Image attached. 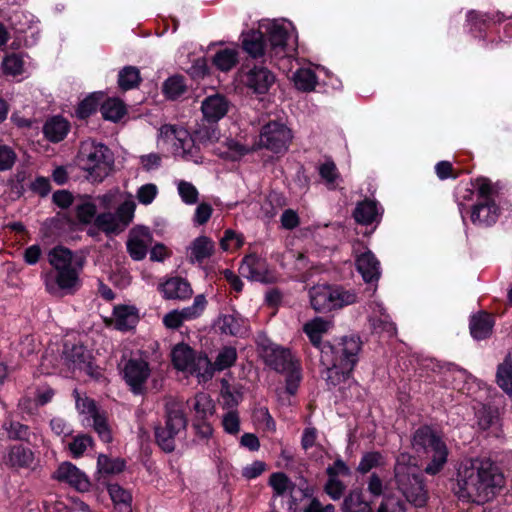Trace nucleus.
<instances>
[{
    "label": "nucleus",
    "mask_w": 512,
    "mask_h": 512,
    "mask_svg": "<svg viewBox=\"0 0 512 512\" xmlns=\"http://www.w3.org/2000/svg\"><path fill=\"white\" fill-rule=\"evenodd\" d=\"M504 482L500 468L491 459H473L458 471L453 491L461 501L484 504L499 493Z\"/></svg>",
    "instance_id": "f257e3e1"
},
{
    "label": "nucleus",
    "mask_w": 512,
    "mask_h": 512,
    "mask_svg": "<svg viewBox=\"0 0 512 512\" xmlns=\"http://www.w3.org/2000/svg\"><path fill=\"white\" fill-rule=\"evenodd\" d=\"M51 271L42 274L47 292L54 296L74 294L81 287L80 274L83 259L63 246H56L47 254Z\"/></svg>",
    "instance_id": "f03ea898"
},
{
    "label": "nucleus",
    "mask_w": 512,
    "mask_h": 512,
    "mask_svg": "<svg viewBox=\"0 0 512 512\" xmlns=\"http://www.w3.org/2000/svg\"><path fill=\"white\" fill-rule=\"evenodd\" d=\"M361 350L358 337H343L337 344L325 343L321 347L320 362L326 370V381L332 386L350 377Z\"/></svg>",
    "instance_id": "7ed1b4c3"
},
{
    "label": "nucleus",
    "mask_w": 512,
    "mask_h": 512,
    "mask_svg": "<svg viewBox=\"0 0 512 512\" xmlns=\"http://www.w3.org/2000/svg\"><path fill=\"white\" fill-rule=\"evenodd\" d=\"M418 447L423 450V472L430 476L440 474L448 462L449 448L441 431L432 426L418 427Z\"/></svg>",
    "instance_id": "20e7f679"
},
{
    "label": "nucleus",
    "mask_w": 512,
    "mask_h": 512,
    "mask_svg": "<svg viewBox=\"0 0 512 512\" xmlns=\"http://www.w3.org/2000/svg\"><path fill=\"white\" fill-rule=\"evenodd\" d=\"M78 158L81 168L93 182H102L114 167L111 150L106 145L93 140L81 143Z\"/></svg>",
    "instance_id": "39448f33"
},
{
    "label": "nucleus",
    "mask_w": 512,
    "mask_h": 512,
    "mask_svg": "<svg viewBox=\"0 0 512 512\" xmlns=\"http://www.w3.org/2000/svg\"><path fill=\"white\" fill-rule=\"evenodd\" d=\"M166 421L164 427H158L155 431L158 445L166 452L175 449V437L185 430L187 419L182 403L173 397L165 398Z\"/></svg>",
    "instance_id": "423d86ee"
},
{
    "label": "nucleus",
    "mask_w": 512,
    "mask_h": 512,
    "mask_svg": "<svg viewBox=\"0 0 512 512\" xmlns=\"http://www.w3.org/2000/svg\"><path fill=\"white\" fill-rule=\"evenodd\" d=\"M310 303L317 312H328L339 309L357 301V295L352 290L339 286L318 284L309 290Z\"/></svg>",
    "instance_id": "0eeeda50"
},
{
    "label": "nucleus",
    "mask_w": 512,
    "mask_h": 512,
    "mask_svg": "<svg viewBox=\"0 0 512 512\" xmlns=\"http://www.w3.org/2000/svg\"><path fill=\"white\" fill-rule=\"evenodd\" d=\"M172 363L177 370L196 376L199 382L211 379L207 355L195 352L186 344H178L173 348Z\"/></svg>",
    "instance_id": "6e6552de"
},
{
    "label": "nucleus",
    "mask_w": 512,
    "mask_h": 512,
    "mask_svg": "<svg viewBox=\"0 0 512 512\" xmlns=\"http://www.w3.org/2000/svg\"><path fill=\"white\" fill-rule=\"evenodd\" d=\"M135 208L133 196L128 194L115 213L104 212L96 216L95 225L107 234L120 233L132 222Z\"/></svg>",
    "instance_id": "1a4fd4ad"
},
{
    "label": "nucleus",
    "mask_w": 512,
    "mask_h": 512,
    "mask_svg": "<svg viewBox=\"0 0 512 512\" xmlns=\"http://www.w3.org/2000/svg\"><path fill=\"white\" fill-rule=\"evenodd\" d=\"M291 130L283 123L272 121L261 128L256 148H265L272 153H285L292 141Z\"/></svg>",
    "instance_id": "9d476101"
},
{
    "label": "nucleus",
    "mask_w": 512,
    "mask_h": 512,
    "mask_svg": "<svg viewBox=\"0 0 512 512\" xmlns=\"http://www.w3.org/2000/svg\"><path fill=\"white\" fill-rule=\"evenodd\" d=\"M159 136L166 142L173 144L175 152L184 158L192 157L195 152L194 142L195 137L189 134V132L181 127L174 125H163L159 129Z\"/></svg>",
    "instance_id": "9b49d317"
},
{
    "label": "nucleus",
    "mask_w": 512,
    "mask_h": 512,
    "mask_svg": "<svg viewBox=\"0 0 512 512\" xmlns=\"http://www.w3.org/2000/svg\"><path fill=\"white\" fill-rule=\"evenodd\" d=\"M207 300L204 294H199L194 298L193 304L183 309H175L163 317V324L166 328L177 329L185 321L199 318L205 311Z\"/></svg>",
    "instance_id": "f8f14e48"
},
{
    "label": "nucleus",
    "mask_w": 512,
    "mask_h": 512,
    "mask_svg": "<svg viewBox=\"0 0 512 512\" xmlns=\"http://www.w3.org/2000/svg\"><path fill=\"white\" fill-rule=\"evenodd\" d=\"M395 478L399 489L409 499L413 496L414 484L416 482V463L414 457L401 453L395 465Z\"/></svg>",
    "instance_id": "ddd939ff"
},
{
    "label": "nucleus",
    "mask_w": 512,
    "mask_h": 512,
    "mask_svg": "<svg viewBox=\"0 0 512 512\" xmlns=\"http://www.w3.org/2000/svg\"><path fill=\"white\" fill-rule=\"evenodd\" d=\"M475 381L476 378L471 373L453 363L445 365L443 375L439 379L443 387L457 390L463 394L470 393V385Z\"/></svg>",
    "instance_id": "4468645a"
},
{
    "label": "nucleus",
    "mask_w": 512,
    "mask_h": 512,
    "mask_svg": "<svg viewBox=\"0 0 512 512\" xmlns=\"http://www.w3.org/2000/svg\"><path fill=\"white\" fill-rule=\"evenodd\" d=\"M124 379L134 393H141L150 376L148 363L141 358L129 359L123 369Z\"/></svg>",
    "instance_id": "2eb2a0df"
},
{
    "label": "nucleus",
    "mask_w": 512,
    "mask_h": 512,
    "mask_svg": "<svg viewBox=\"0 0 512 512\" xmlns=\"http://www.w3.org/2000/svg\"><path fill=\"white\" fill-rule=\"evenodd\" d=\"M152 244V235L148 228L139 226L130 230L126 243L130 257L135 261L143 260Z\"/></svg>",
    "instance_id": "dca6fc26"
},
{
    "label": "nucleus",
    "mask_w": 512,
    "mask_h": 512,
    "mask_svg": "<svg viewBox=\"0 0 512 512\" xmlns=\"http://www.w3.org/2000/svg\"><path fill=\"white\" fill-rule=\"evenodd\" d=\"M503 19L504 15L500 12L490 14L471 10L466 16L469 30L476 38H484L486 32L495 24L502 22Z\"/></svg>",
    "instance_id": "f3484780"
},
{
    "label": "nucleus",
    "mask_w": 512,
    "mask_h": 512,
    "mask_svg": "<svg viewBox=\"0 0 512 512\" xmlns=\"http://www.w3.org/2000/svg\"><path fill=\"white\" fill-rule=\"evenodd\" d=\"M501 214L496 202H476L470 211V219L474 225L481 227L493 226Z\"/></svg>",
    "instance_id": "a211bd4d"
},
{
    "label": "nucleus",
    "mask_w": 512,
    "mask_h": 512,
    "mask_svg": "<svg viewBox=\"0 0 512 512\" xmlns=\"http://www.w3.org/2000/svg\"><path fill=\"white\" fill-rule=\"evenodd\" d=\"M274 75L263 66H255L243 76L246 87L258 94L266 93L274 83Z\"/></svg>",
    "instance_id": "6ab92c4d"
},
{
    "label": "nucleus",
    "mask_w": 512,
    "mask_h": 512,
    "mask_svg": "<svg viewBox=\"0 0 512 512\" xmlns=\"http://www.w3.org/2000/svg\"><path fill=\"white\" fill-rule=\"evenodd\" d=\"M495 325L494 316L484 310L474 313L469 318V331L474 340L488 339Z\"/></svg>",
    "instance_id": "aec40b11"
},
{
    "label": "nucleus",
    "mask_w": 512,
    "mask_h": 512,
    "mask_svg": "<svg viewBox=\"0 0 512 512\" xmlns=\"http://www.w3.org/2000/svg\"><path fill=\"white\" fill-rule=\"evenodd\" d=\"M290 24L278 23L273 21L267 26L268 39L271 51L275 55H281L285 52L288 41L292 37Z\"/></svg>",
    "instance_id": "412c9836"
},
{
    "label": "nucleus",
    "mask_w": 512,
    "mask_h": 512,
    "mask_svg": "<svg viewBox=\"0 0 512 512\" xmlns=\"http://www.w3.org/2000/svg\"><path fill=\"white\" fill-rule=\"evenodd\" d=\"M265 361L278 372H286L295 366L290 350L277 345L265 349Z\"/></svg>",
    "instance_id": "4be33fe9"
},
{
    "label": "nucleus",
    "mask_w": 512,
    "mask_h": 512,
    "mask_svg": "<svg viewBox=\"0 0 512 512\" xmlns=\"http://www.w3.org/2000/svg\"><path fill=\"white\" fill-rule=\"evenodd\" d=\"M228 109L229 102L220 94L208 96L201 104L204 118L212 123L218 122L223 118L227 114Z\"/></svg>",
    "instance_id": "5701e85b"
},
{
    "label": "nucleus",
    "mask_w": 512,
    "mask_h": 512,
    "mask_svg": "<svg viewBox=\"0 0 512 512\" xmlns=\"http://www.w3.org/2000/svg\"><path fill=\"white\" fill-rule=\"evenodd\" d=\"M56 477L74 486L79 491H87L90 486L87 476L69 462H64L58 467Z\"/></svg>",
    "instance_id": "b1692460"
},
{
    "label": "nucleus",
    "mask_w": 512,
    "mask_h": 512,
    "mask_svg": "<svg viewBox=\"0 0 512 512\" xmlns=\"http://www.w3.org/2000/svg\"><path fill=\"white\" fill-rule=\"evenodd\" d=\"M383 209L373 200H363L357 203L353 217L355 221L362 225H370L381 220Z\"/></svg>",
    "instance_id": "393cba45"
},
{
    "label": "nucleus",
    "mask_w": 512,
    "mask_h": 512,
    "mask_svg": "<svg viewBox=\"0 0 512 512\" xmlns=\"http://www.w3.org/2000/svg\"><path fill=\"white\" fill-rule=\"evenodd\" d=\"M356 267L365 282L378 281L381 274L380 263L370 250L357 257Z\"/></svg>",
    "instance_id": "a878e982"
},
{
    "label": "nucleus",
    "mask_w": 512,
    "mask_h": 512,
    "mask_svg": "<svg viewBox=\"0 0 512 512\" xmlns=\"http://www.w3.org/2000/svg\"><path fill=\"white\" fill-rule=\"evenodd\" d=\"M160 291L165 299L187 300L193 294L191 285L179 277L168 279L161 285Z\"/></svg>",
    "instance_id": "bb28decb"
},
{
    "label": "nucleus",
    "mask_w": 512,
    "mask_h": 512,
    "mask_svg": "<svg viewBox=\"0 0 512 512\" xmlns=\"http://www.w3.org/2000/svg\"><path fill=\"white\" fill-rule=\"evenodd\" d=\"M215 251L214 242L207 236H199L188 247L187 258L191 263H202Z\"/></svg>",
    "instance_id": "cd10ccee"
},
{
    "label": "nucleus",
    "mask_w": 512,
    "mask_h": 512,
    "mask_svg": "<svg viewBox=\"0 0 512 512\" xmlns=\"http://www.w3.org/2000/svg\"><path fill=\"white\" fill-rule=\"evenodd\" d=\"M240 274L252 281H267L265 262L255 255L246 256L239 268Z\"/></svg>",
    "instance_id": "c85d7f7f"
},
{
    "label": "nucleus",
    "mask_w": 512,
    "mask_h": 512,
    "mask_svg": "<svg viewBox=\"0 0 512 512\" xmlns=\"http://www.w3.org/2000/svg\"><path fill=\"white\" fill-rule=\"evenodd\" d=\"M445 366L439 364L434 358L423 357L418 354V381L434 383L443 375Z\"/></svg>",
    "instance_id": "c756f323"
},
{
    "label": "nucleus",
    "mask_w": 512,
    "mask_h": 512,
    "mask_svg": "<svg viewBox=\"0 0 512 512\" xmlns=\"http://www.w3.org/2000/svg\"><path fill=\"white\" fill-rule=\"evenodd\" d=\"M369 321L373 331L377 334H385L388 337H391L396 332L394 323L391 321L389 315L385 312L383 306L379 303L374 304L373 312Z\"/></svg>",
    "instance_id": "7c9ffc66"
},
{
    "label": "nucleus",
    "mask_w": 512,
    "mask_h": 512,
    "mask_svg": "<svg viewBox=\"0 0 512 512\" xmlns=\"http://www.w3.org/2000/svg\"><path fill=\"white\" fill-rule=\"evenodd\" d=\"M332 323L328 320H325L321 317H316L312 319L311 321L307 322L303 330L308 336L311 343L318 347L321 350V339L322 336L329 331L331 328Z\"/></svg>",
    "instance_id": "2f4dec72"
},
{
    "label": "nucleus",
    "mask_w": 512,
    "mask_h": 512,
    "mask_svg": "<svg viewBox=\"0 0 512 512\" xmlns=\"http://www.w3.org/2000/svg\"><path fill=\"white\" fill-rule=\"evenodd\" d=\"M114 325L121 331H127L135 327L138 322V314L135 308L119 306L114 309Z\"/></svg>",
    "instance_id": "473e14b6"
},
{
    "label": "nucleus",
    "mask_w": 512,
    "mask_h": 512,
    "mask_svg": "<svg viewBox=\"0 0 512 512\" xmlns=\"http://www.w3.org/2000/svg\"><path fill=\"white\" fill-rule=\"evenodd\" d=\"M475 418L480 430L486 431L499 421L498 408L489 404H480L475 408Z\"/></svg>",
    "instance_id": "72a5a7b5"
},
{
    "label": "nucleus",
    "mask_w": 512,
    "mask_h": 512,
    "mask_svg": "<svg viewBox=\"0 0 512 512\" xmlns=\"http://www.w3.org/2000/svg\"><path fill=\"white\" fill-rule=\"evenodd\" d=\"M496 384L509 396L512 395V356L508 353L496 371Z\"/></svg>",
    "instance_id": "f704fd0d"
},
{
    "label": "nucleus",
    "mask_w": 512,
    "mask_h": 512,
    "mask_svg": "<svg viewBox=\"0 0 512 512\" xmlns=\"http://www.w3.org/2000/svg\"><path fill=\"white\" fill-rule=\"evenodd\" d=\"M243 48L253 58L261 57L265 52V44L261 31L250 30L243 34Z\"/></svg>",
    "instance_id": "c9c22d12"
},
{
    "label": "nucleus",
    "mask_w": 512,
    "mask_h": 512,
    "mask_svg": "<svg viewBox=\"0 0 512 512\" xmlns=\"http://www.w3.org/2000/svg\"><path fill=\"white\" fill-rule=\"evenodd\" d=\"M107 489L110 498L118 511H131L132 496L129 491H127L117 483L108 484Z\"/></svg>",
    "instance_id": "e433bc0d"
},
{
    "label": "nucleus",
    "mask_w": 512,
    "mask_h": 512,
    "mask_svg": "<svg viewBox=\"0 0 512 512\" xmlns=\"http://www.w3.org/2000/svg\"><path fill=\"white\" fill-rule=\"evenodd\" d=\"M69 130L68 122L61 117H54L44 125V134L52 142L61 141Z\"/></svg>",
    "instance_id": "4c0bfd02"
},
{
    "label": "nucleus",
    "mask_w": 512,
    "mask_h": 512,
    "mask_svg": "<svg viewBox=\"0 0 512 512\" xmlns=\"http://www.w3.org/2000/svg\"><path fill=\"white\" fill-rule=\"evenodd\" d=\"M343 512H372L368 502L364 501L362 491L353 489L344 498L342 504Z\"/></svg>",
    "instance_id": "58836bf2"
},
{
    "label": "nucleus",
    "mask_w": 512,
    "mask_h": 512,
    "mask_svg": "<svg viewBox=\"0 0 512 512\" xmlns=\"http://www.w3.org/2000/svg\"><path fill=\"white\" fill-rule=\"evenodd\" d=\"M237 359V352L236 349L233 347H224L222 348L219 353L217 354V357L214 361V363H211L209 360V366H210V373L211 378L213 377L214 373L216 371H223L229 367H231Z\"/></svg>",
    "instance_id": "ea45409f"
},
{
    "label": "nucleus",
    "mask_w": 512,
    "mask_h": 512,
    "mask_svg": "<svg viewBox=\"0 0 512 512\" xmlns=\"http://www.w3.org/2000/svg\"><path fill=\"white\" fill-rule=\"evenodd\" d=\"M101 113L104 119L117 122L126 114V106L118 98H109L101 105Z\"/></svg>",
    "instance_id": "a19ab883"
},
{
    "label": "nucleus",
    "mask_w": 512,
    "mask_h": 512,
    "mask_svg": "<svg viewBox=\"0 0 512 512\" xmlns=\"http://www.w3.org/2000/svg\"><path fill=\"white\" fill-rule=\"evenodd\" d=\"M193 410L196 417L205 420L215 412V405L212 398L206 393H198L193 400Z\"/></svg>",
    "instance_id": "79ce46f5"
},
{
    "label": "nucleus",
    "mask_w": 512,
    "mask_h": 512,
    "mask_svg": "<svg viewBox=\"0 0 512 512\" xmlns=\"http://www.w3.org/2000/svg\"><path fill=\"white\" fill-rule=\"evenodd\" d=\"M293 82L298 90L309 92L315 89L317 77L311 69L301 68L294 73Z\"/></svg>",
    "instance_id": "37998d69"
},
{
    "label": "nucleus",
    "mask_w": 512,
    "mask_h": 512,
    "mask_svg": "<svg viewBox=\"0 0 512 512\" xmlns=\"http://www.w3.org/2000/svg\"><path fill=\"white\" fill-rule=\"evenodd\" d=\"M140 81V71L134 66H126L118 74L119 87L124 91L137 87Z\"/></svg>",
    "instance_id": "c03bdc74"
},
{
    "label": "nucleus",
    "mask_w": 512,
    "mask_h": 512,
    "mask_svg": "<svg viewBox=\"0 0 512 512\" xmlns=\"http://www.w3.org/2000/svg\"><path fill=\"white\" fill-rule=\"evenodd\" d=\"M276 496L284 495L294 490V483L283 472L272 473L268 481Z\"/></svg>",
    "instance_id": "a18cd8bd"
},
{
    "label": "nucleus",
    "mask_w": 512,
    "mask_h": 512,
    "mask_svg": "<svg viewBox=\"0 0 512 512\" xmlns=\"http://www.w3.org/2000/svg\"><path fill=\"white\" fill-rule=\"evenodd\" d=\"M238 61L237 51L234 49H223L218 51L213 57L214 65L221 71L231 70Z\"/></svg>",
    "instance_id": "49530a36"
},
{
    "label": "nucleus",
    "mask_w": 512,
    "mask_h": 512,
    "mask_svg": "<svg viewBox=\"0 0 512 512\" xmlns=\"http://www.w3.org/2000/svg\"><path fill=\"white\" fill-rule=\"evenodd\" d=\"M125 462L120 458H109L100 454L97 459V468L100 473L117 474L123 471Z\"/></svg>",
    "instance_id": "de8ad7c7"
},
{
    "label": "nucleus",
    "mask_w": 512,
    "mask_h": 512,
    "mask_svg": "<svg viewBox=\"0 0 512 512\" xmlns=\"http://www.w3.org/2000/svg\"><path fill=\"white\" fill-rule=\"evenodd\" d=\"M75 401H76V408L78 412L85 416L86 420H91L93 417H95L98 413L101 411L97 408L94 400L80 395V393L75 390Z\"/></svg>",
    "instance_id": "09e8293b"
},
{
    "label": "nucleus",
    "mask_w": 512,
    "mask_h": 512,
    "mask_svg": "<svg viewBox=\"0 0 512 512\" xmlns=\"http://www.w3.org/2000/svg\"><path fill=\"white\" fill-rule=\"evenodd\" d=\"M244 321L236 315H224L220 319V329L223 333L237 336L244 331Z\"/></svg>",
    "instance_id": "8fccbe9b"
},
{
    "label": "nucleus",
    "mask_w": 512,
    "mask_h": 512,
    "mask_svg": "<svg viewBox=\"0 0 512 512\" xmlns=\"http://www.w3.org/2000/svg\"><path fill=\"white\" fill-rule=\"evenodd\" d=\"M91 420L93 429L98 434L99 438L105 443H110L113 437L112 430L107 421L106 414L101 411Z\"/></svg>",
    "instance_id": "3c124183"
},
{
    "label": "nucleus",
    "mask_w": 512,
    "mask_h": 512,
    "mask_svg": "<svg viewBox=\"0 0 512 512\" xmlns=\"http://www.w3.org/2000/svg\"><path fill=\"white\" fill-rule=\"evenodd\" d=\"M477 189V202H495L494 195L497 193L491 181L485 177H478L475 180Z\"/></svg>",
    "instance_id": "603ef678"
},
{
    "label": "nucleus",
    "mask_w": 512,
    "mask_h": 512,
    "mask_svg": "<svg viewBox=\"0 0 512 512\" xmlns=\"http://www.w3.org/2000/svg\"><path fill=\"white\" fill-rule=\"evenodd\" d=\"M475 183L474 182H470V183H459L456 188H455V192H454V197L458 203V207H459V210L461 212V214L463 213V209L465 207V204L464 202L465 201H470L473 199V196L475 194Z\"/></svg>",
    "instance_id": "864d4df0"
},
{
    "label": "nucleus",
    "mask_w": 512,
    "mask_h": 512,
    "mask_svg": "<svg viewBox=\"0 0 512 512\" xmlns=\"http://www.w3.org/2000/svg\"><path fill=\"white\" fill-rule=\"evenodd\" d=\"M219 130L213 125H202L195 132V140L201 144H213L219 139Z\"/></svg>",
    "instance_id": "5fc2aeb1"
},
{
    "label": "nucleus",
    "mask_w": 512,
    "mask_h": 512,
    "mask_svg": "<svg viewBox=\"0 0 512 512\" xmlns=\"http://www.w3.org/2000/svg\"><path fill=\"white\" fill-rule=\"evenodd\" d=\"M9 460L15 466H28L33 461V453L22 446H15L9 452Z\"/></svg>",
    "instance_id": "6e6d98bb"
},
{
    "label": "nucleus",
    "mask_w": 512,
    "mask_h": 512,
    "mask_svg": "<svg viewBox=\"0 0 512 512\" xmlns=\"http://www.w3.org/2000/svg\"><path fill=\"white\" fill-rule=\"evenodd\" d=\"M178 194L187 205H194L198 201L199 192L190 182L180 180L177 183Z\"/></svg>",
    "instance_id": "4d7b16f0"
},
{
    "label": "nucleus",
    "mask_w": 512,
    "mask_h": 512,
    "mask_svg": "<svg viewBox=\"0 0 512 512\" xmlns=\"http://www.w3.org/2000/svg\"><path fill=\"white\" fill-rule=\"evenodd\" d=\"M226 148L225 151H219L218 154L223 158L233 161L240 159L252 150L234 140H227Z\"/></svg>",
    "instance_id": "13d9d810"
},
{
    "label": "nucleus",
    "mask_w": 512,
    "mask_h": 512,
    "mask_svg": "<svg viewBox=\"0 0 512 512\" xmlns=\"http://www.w3.org/2000/svg\"><path fill=\"white\" fill-rule=\"evenodd\" d=\"M319 174L330 189L336 187V181L339 179L337 167L332 161H326L319 166Z\"/></svg>",
    "instance_id": "bf43d9fd"
},
{
    "label": "nucleus",
    "mask_w": 512,
    "mask_h": 512,
    "mask_svg": "<svg viewBox=\"0 0 512 512\" xmlns=\"http://www.w3.org/2000/svg\"><path fill=\"white\" fill-rule=\"evenodd\" d=\"M185 88L184 80L180 76L170 77L164 83V92L171 99H176L182 95Z\"/></svg>",
    "instance_id": "052dcab7"
},
{
    "label": "nucleus",
    "mask_w": 512,
    "mask_h": 512,
    "mask_svg": "<svg viewBox=\"0 0 512 512\" xmlns=\"http://www.w3.org/2000/svg\"><path fill=\"white\" fill-rule=\"evenodd\" d=\"M93 445V439L91 436L82 434L76 436L73 441L69 444L70 452L73 457L78 458L83 455L86 449Z\"/></svg>",
    "instance_id": "680f3d73"
},
{
    "label": "nucleus",
    "mask_w": 512,
    "mask_h": 512,
    "mask_svg": "<svg viewBox=\"0 0 512 512\" xmlns=\"http://www.w3.org/2000/svg\"><path fill=\"white\" fill-rule=\"evenodd\" d=\"M3 70L6 74L19 75L24 70L23 59L17 54H11L4 58L2 63Z\"/></svg>",
    "instance_id": "e2e57ef3"
},
{
    "label": "nucleus",
    "mask_w": 512,
    "mask_h": 512,
    "mask_svg": "<svg viewBox=\"0 0 512 512\" xmlns=\"http://www.w3.org/2000/svg\"><path fill=\"white\" fill-rule=\"evenodd\" d=\"M4 427L10 439L29 441L30 432L28 426L20 422L11 421L9 424H5Z\"/></svg>",
    "instance_id": "0e129e2a"
},
{
    "label": "nucleus",
    "mask_w": 512,
    "mask_h": 512,
    "mask_svg": "<svg viewBox=\"0 0 512 512\" xmlns=\"http://www.w3.org/2000/svg\"><path fill=\"white\" fill-rule=\"evenodd\" d=\"M126 198L118 188L112 189L103 195L97 197L100 207L106 210L113 208L117 203L123 202Z\"/></svg>",
    "instance_id": "69168bd1"
},
{
    "label": "nucleus",
    "mask_w": 512,
    "mask_h": 512,
    "mask_svg": "<svg viewBox=\"0 0 512 512\" xmlns=\"http://www.w3.org/2000/svg\"><path fill=\"white\" fill-rule=\"evenodd\" d=\"M346 490L345 484L338 478L328 477L324 485L325 493L334 501L339 500Z\"/></svg>",
    "instance_id": "338daca9"
},
{
    "label": "nucleus",
    "mask_w": 512,
    "mask_h": 512,
    "mask_svg": "<svg viewBox=\"0 0 512 512\" xmlns=\"http://www.w3.org/2000/svg\"><path fill=\"white\" fill-rule=\"evenodd\" d=\"M435 172L440 180L457 179L461 174V171L456 170L452 163L446 160L439 161L435 165Z\"/></svg>",
    "instance_id": "774afa93"
}]
</instances>
